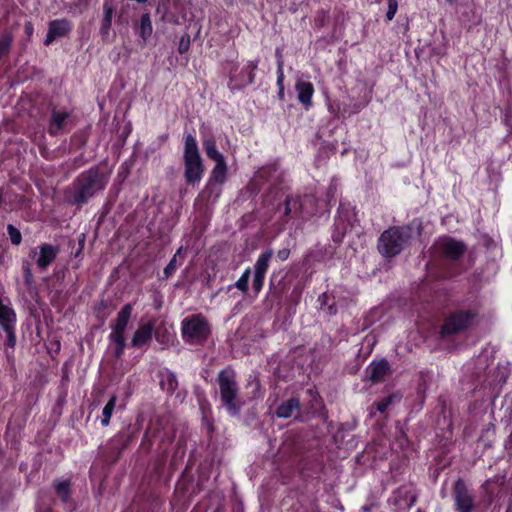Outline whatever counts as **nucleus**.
<instances>
[{"instance_id":"aec40b11","label":"nucleus","mask_w":512,"mask_h":512,"mask_svg":"<svg viewBox=\"0 0 512 512\" xmlns=\"http://www.w3.org/2000/svg\"><path fill=\"white\" fill-rule=\"evenodd\" d=\"M298 100L306 107L311 106L314 88L312 83L301 81L296 84Z\"/></svg>"},{"instance_id":"f704fd0d","label":"nucleus","mask_w":512,"mask_h":512,"mask_svg":"<svg viewBox=\"0 0 512 512\" xmlns=\"http://www.w3.org/2000/svg\"><path fill=\"white\" fill-rule=\"evenodd\" d=\"M7 334V342L6 345L10 348H14L16 345V335H15V326H10L3 329Z\"/></svg>"},{"instance_id":"4be33fe9","label":"nucleus","mask_w":512,"mask_h":512,"mask_svg":"<svg viewBox=\"0 0 512 512\" xmlns=\"http://www.w3.org/2000/svg\"><path fill=\"white\" fill-rule=\"evenodd\" d=\"M53 487L60 499L63 502H68L71 497V482L69 480H55Z\"/></svg>"},{"instance_id":"4468645a","label":"nucleus","mask_w":512,"mask_h":512,"mask_svg":"<svg viewBox=\"0 0 512 512\" xmlns=\"http://www.w3.org/2000/svg\"><path fill=\"white\" fill-rule=\"evenodd\" d=\"M391 374L392 368L386 358L371 362L366 369V379L372 383H380Z\"/></svg>"},{"instance_id":"5fc2aeb1","label":"nucleus","mask_w":512,"mask_h":512,"mask_svg":"<svg viewBox=\"0 0 512 512\" xmlns=\"http://www.w3.org/2000/svg\"><path fill=\"white\" fill-rule=\"evenodd\" d=\"M333 241H340L339 236H336V238H333Z\"/></svg>"},{"instance_id":"f257e3e1","label":"nucleus","mask_w":512,"mask_h":512,"mask_svg":"<svg viewBox=\"0 0 512 512\" xmlns=\"http://www.w3.org/2000/svg\"><path fill=\"white\" fill-rule=\"evenodd\" d=\"M109 178L108 172L93 166L80 173L64 190V199L69 205L81 208L106 188Z\"/></svg>"},{"instance_id":"7c9ffc66","label":"nucleus","mask_w":512,"mask_h":512,"mask_svg":"<svg viewBox=\"0 0 512 512\" xmlns=\"http://www.w3.org/2000/svg\"><path fill=\"white\" fill-rule=\"evenodd\" d=\"M191 44V37L188 33H185L180 38L179 44H178V52L179 54H185L189 51Z\"/></svg>"},{"instance_id":"13d9d810","label":"nucleus","mask_w":512,"mask_h":512,"mask_svg":"<svg viewBox=\"0 0 512 512\" xmlns=\"http://www.w3.org/2000/svg\"><path fill=\"white\" fill-rule=\"evenodd\" d=\"M446 1H447V2H449V3H452V2H454L455 0H446Z\"/></svg>"},{"instance_id":"473e14b6","label":"nucleus","mask_w":512,"mask_h":512,"mask_svg":"<svg viewBox=\"0 0 512 512\" xmlns=\"http://www.w3.org/2000/svg\"><path fill=\"white\" fill-rule=\"evenodd\" d=\"M23 272H24V283L25 285L30 288L34 282L32 270H31V264L29 262H23Z\"/></svg>"},{"instance_id":"6ab92c4d","label":"nucleus","mask_w":512,"mask_h":512,"mask_svg":"<svg viewBox=\"0 0 512 512\" xmlns=\"http://www.w3.org/2000/svg\"><path fill=\"white\" fill-rule=\"evenodd\" d=\"M70 117V113L68 112H60L55 109L52 110L51 120L49 124V133L50 135H57L60 131H62L66 120Z\"/></svg>"},{"instance_id":"864d4df0","label":"nucleus","mask_w":512,"mask_h":512,"mask_svg":"<svg viewBox=\"0 0 512 512\" xmlns=\"http://www.w3.org/2000/svg\"><path fill=\"white\" fill-rule=\"evenodd\" d=\"M333 241H340L339 236H336V238H333Z\"/></svg>"},{"instance_id":"8fccbe9b","label":"nucleus","mask_w":512,"mask_h":512,"mask_svg":"<svg viewBox=\"0 0 512 512\" xmlns=\"http://www.w3.org/2000/svg\"><path fill=\"white\" fill-rule=\"evenodd\" d=\"M253 381L255 382L256 387H257V388H259V387H260V382H259V380H258V379H256V378H254V379H253Z\"/></svg>"},{"instance_id":"bb28decb","label":"nucleus","mask_w":512,"mask_h":512,"mask_svg":"<svg viewBox=\"0 0 512 512\" xmlns=\"http://www.w3.org/2000/svg\"><path fill=\"white\" fill-rule=\"evenodd\" d=\"M285 209H284V215L285 221H287V218L293 211H297L301 207V203L298 198H292L291 196H287L285 199Z\"/></svg>"},{"instance_id":"f3484780","label":"nucleus","mask_w":512,"mask_h":512,"mask_svg":"<svg viewBox=\"0 0 512 512\" xmlns=\"http://www.w3.org/2000/svg\"><path fill=\"white\" fill-rule=\"evenodd\" d=\"M300 412V401L296 397H292L282 402L276 409L275 414L278 418L287 419L296 414L298 417Z\"/></svg>"},{"instance_id":"4c0bfd02","label":"nucleus","mask_w":512,"mask_h":512,"mask_svg":"<svg viewBox=\"0 0 512 512\" xmlns=\"http://www.w3.org/2000/svg\"><path fill=\"white\" fill-rule=\"evenodd\" d=\"M397 8H398V2L397 0H388V10H387V13H386V18L388 21H391L396 12H397Z\"/></svg>"},{"instance_id":"c85d7f7f","label":"nucleus","mask_w":512,"mask_h":512,"mask_svg":"<svg viewBox=\"0 0 512 512\" xmlns=\"http://www.w3.org/2000/svg\"><path fill=\"white\" fill-rule=\"evenodd\" d=\"M12 42L13 36L11 33H5L0 37V59L10 52Z\"/></svg>"},{"instance_id":"c756f323","label":"nucleus","mask_w":512,"mask_h":512,"mask_svg":"<svg viewBox=\"0 0 512 512\" xmlns=\"http://www.w3.org/2000/svg\"><path fill=\"white\" fill-rule=\"evenodd\" d=\"M7 233L9 235L10 241L13 245L18 246L21 244L22 241V235L18 228H16L12 224H8L7 226Z\"/></svg>"},{"instance_id":"dca6fc26","label":"nucleus","mask_w":512,"mask_h":512,"mask_svg":"<svg viewBox=\"0 0 512 512\" xmlns=\"http://www.w3.org/2000/svg\"><path fill=\"white\" fill-rule=\"evenodd\" d=\"M114 14V7L111 1L105 0L103 4V19L99 29L100 36L103 41L107 42L110 39V29L112 24V17Z\"/></svg>"},{"instance_id":"f8f14e48","label":"nucleus","mask_w":512,"mask_h":512,"mask_svg":"<svg viewBox=\"0 0 512 512\" xmlns=\"http://www.w3.org/2000/svg\"><path fill=\"white\" fill-rule=\"evenodd\" d=\"M72 30L71 21L63 18L52 20L48 24V32L44 40V45L49 46L56 39L67 37Z\"/></svg>"},{"instance_id":"4d7b16f0","label":"nucleus","mask_w":512,"mask_h":512,"mask_svg":"<svg viewBox=\"0 0 512 512\" xmlns=\"http://www.w3.org/2000/svg\"><path fill=\"white\" fill-rule=\"evenodd\" d=\"M328 254H329V256L331 257V256H332V254H333V252H332V251H329V252H328Z\"/></svg>"},{"instance_id":"2eb2a0df","label":"nucleus","mask_w":512,"mask_h":512,"mask_svg":"<svg viewBox=\"0 0 512 512\" xmlns=\"http://www.w3.org/2000/svg\"><path fill=\"white\" fill-rule=\"evenodd\" d=\"M154 330V324L152 322H148L146 324L141 325L134 333L131 346L133 348H142L150 345L152 341Z\"/></svg>"},{"instance_id":"ea45409f","label":"nucleus","mask_w":512,"mask_h":512,"mask_svg":"<svg viewBox=\"0 0 512 512\" xmlns=\"http://www.w3.org/2000/svg\"><path fill=\"white\" fill-rule=\"evenodd\" d=\"M152 442H153L152 437L150 436L149 431L148 430L145 431L142 442H141V447L143 449L149 451L152 446Z\"/></svg>"},{"instance_id":"bf43d9fd","label":"nucleus","mask_w":512,"mask_h":512,"mask_svg":"<svg viewBox=\"0 0 512 512\" xmlns=\"http://www.w3.org/2000/svg\"><path fill=\"white\" fill-rule=\"evenodd\" d=\"M417 512H422V511L418 510Z\"/></svg>"},{"instance_id":"412c9836","label":"nucleus","mask_w":512,"mask_h":512,"mask_svg":"<svg viewBox=\"0 0 512 512\" xmlns=\"http://www.w3.org/2000/svg\"><path fill=\"white\" fill-rule=\"evenodd\" d=\"M16 314L14 310L3 304L0 298V326L4 329L10 326H15Z\"/></svg>"},{"instance_id":"09e8293b","label":"nucleus","mask_w":512,"mask_h":512,"mask_svg":"<svg viewBox=\"0 0 512 512\" xmlns=\"http://www.w3.org/2000/svg\"><path fill=\"white\" fill-rule=\"evenodd\" d=\"M3 202H4V195H3L2 189H0V206L3 204Z\"/></svg>"},{"instance_id":"1a4fd4ad","label":"nucleus","mask_w":512,"mask_h":512,"mask_svg":"<svg viewBox=\"0 0 512 512\" xmlns=\"http://www.w3.org/2000/svg\"><path fill=\"white\" fill-rule=\"evenodd\" d=\"M227 179V165L224 160L217 161L211 171L209 180L202 191L203 195L207 194L208 198L214 195L217 198L221 192V186Z\"/></svg>"},{"instance_id":"de8ad7c7","label":"nucleus","mask_w":512,"mask_h":512,"mask_svg":"<svg viewBox=\"0 0 512 512\" xmlns=\"http://www.w3.org/2000/svg\"><path fill=\"white\" fill-rule=\"evenodd\" d=\"M328 310H329V313H330V314H335V313H336V309L334 308V306H333V305H330V306L328 307Z\"/></svg>"},{"instance_id":"5701e85b","label":"nucleus","mask_w":512,"mask_h":512,"mask_svg":"<svg viewBox=\"0 0 512 512\" xmlns=\"http://www.w3.org/2000/svg\"><path fill=\"white\" fill-rule=\"evenodd\" d=\"M138 29L140 37L146 42L153 31L149 13L142 14Z\"/></svg>"},{"instance_id":"58836bf2","label":"nucleus","mask_w":512,"mask_h":512,"mask_svg":"<svg viewBox=\"0 0 512 512\" xmlns=\"http://www.w3.org/2000/svg\"><path fill=\"white\" fill-rule=\"evenodd\" d=\"M176 270V255L172 257V259L169 261V263L164 268V277L163 279H168L172 273Z\"/></svg>"},{"instance_id":"6e6d98bb","label":"nucleus","mask_w":512,"mask_h":512,"mask_svg":"<svg viewBox=\"0 0 512 512\" xmlns=\"http://www.w3.org/2000/svg\"><path fill=\"white\" fill-rule=\"evenodd\" d=\"M200 33V27L197 28L196 36H198Z\"/></svg>"},{"instance_id":"603ef678","label":"nucleus","mask_w":512,"mask_h":512,"mask_svg":"<svg viewBox=\"0 0 512 512\" xmlns=\"http://www.w3.org/2000/svg\"><path fill=\"white\" fill-rule=\"evenodd\" d=\"M508 441L509 442H512V432L510 433L509 437H508Z\"/></svg>"},{"instance_id":"a19ab883","label":"nucleus","mask_w":512,"mask_h":512,"mask_svg":"<svg viewBox=\"0 0 512 512\" xmlns=\"http://www.w3.org/2000/svg\"><path fill=\"white\" fill-rule=\"evenodd\" d=\"M24 32H25V35L27 36V38L30 39L34 32V27H33L32 22L28 21L25 23Z\"/></svg>"},{"instance_id":"a878e982","label":"nucleus","mask_w":512,"mask_h":512,"mask_svg":"<svg viewBox=\"0 0 512 512\" xmlns=\"http://www.w3.org/2000/svg\"><path fill=\"white\" fill-rule=\"evenodd\" d=\"M250 275H251V269L247 268L243 272L241 277L233 285L228 286V290L230 291L233 287H235V288L239 289L242 293L247 294V292L249 290L248 283H249Z\"/></svg>"},{"instance_id":"2f4dec72","label":"nucleus","mask_w":512,"mask_h":512,"mask_svg":"<svg viewBox=\"0 0 512 512\" xmlns=\"http://www.w3.org/2000/svg\"><path fill=\"white\" fill-rule=\"evenodd\" d=\"M277 57H278V61H277V85L279 86V88L281 87H284L283 86V81H284V73H283V60H282V55L280 54V52L277 50V53H276Z\"/></svg>"},{"instance_id":"0eeeda50","label":"nucleus","mask_w":512,"mask_h":512,"mask_svg":"<svg viewBox=\"0 0 512 512\" xmlns=\"http://www.w3.org/2000/svg\"><path fill=\"white\" fill-rule=\"evenodd\" d=\"M132 310V304H125L118 312L114 323L111 324L112 332L109 335V340L115 344L114 356L117 359H120L124 353L126 346L124 332L131 318Z\"/></svg>"},{"instance_id":"b1692460","label":"nucleus","mask_w":512,"mask_h":512,"mask_svg":"<svg viewBox=\"0 0 512 512\" xmlns=\"http://www.w3.org/2000/svg\"><path fill=\"white\" fill-rule=\"evenodd\" d=\"M203 148L209 159L215 162L224 160V156L217 150L216 142L213 139H207L203 142Z\"/></svg>"},{"instance_id":"a18cd8bd","label":"nucleus","mask_w":512,"mask_h":512,"mask_svg":"<svg viewBox=\"0 0 512 512\" xmlns=\"http://www.w3.org/2000/svg\"><path fill=\"white\" fill-rule=\"evenodd\" d=\"M372 509V505H365L362 507V512H370Z\"/></svg>"},{"instance_id":"3c124183","label":"nucleus","mask_w":512,"mask_h":512,"mask_svg":"<svg viewBox=\"0 0 512 512\" xmlns=\"http://www.w3.org/2000/svg\"><path fill=\"white\" fill-rule=\"evenodd\" d=\"M155 336H156L157 341H161V338H160L158 332L155 333Z\"/></svg>"},{"instance_id":"37998d69","label":"nucleus","mask_w":512,"mask_h":512,"mask_svg":"<svg viewBox=\"0 0 512 512\" xmlns=\"http://www.w3.org/2000/svg\"><path fill=\"white\" fill-rule=\"evenodd\" d=\"M108 303L106 300H101L95 307V310L97 312V315L99 316L101 311L107 309Z\"/></svg>"},{"instance_id":"49530a36","label":"nucleus","mask_w":512,"mask_h":512,"mask_svg":"<svg viewBox=\"0 0 512 512\" xmlns=\"http://www.w3.org/2000/svg\"><path fill=\"white\" fill-rule=\"evenodd\" d=\"M278 95H279V97H280L281 99H283V97H284V87L279 88Z\"/></svg>"},{"instance_id":"9b49d317","label":"nucleus","mask_w":512,"mask_h":512,"mask_svg":"<svg viewBox=\"0 0 512 512\" xmlns=\"http://www.w3.org/2000/svg\"><path fill=\"white\" fill-rule=\"evenodd\" d=\"M272 255H273L272 250H267L258 257V259L255 263L254 277H253V282H252V288H253L255 295H257L262 290L265 274L268 270L269 261H270Z\"/></svg>"},{"instance_id":"6e6552de","label":"nucleus","mask_w":512,"mask_h":512,"mask_svg":"<svg viewBox=\"0 0 512 512\" xmlns=\"http://www.w3.org/2000/svg\"><path fill=\"white\" fill-rule=\"evenodd\" d=\"M432 249L445 260L456 262L466 253L467 246L462 241L455 240L451 237H443L435 242Z\"/></svg>"},{"instance_id":"c03bdc74","label":"nucleus","mask_w":512,"mask_h":512,"mask_svg":"<svg viewBox=\"0 0 512 512\" xmlns=\"http://www.w3.org/2000/svg\"><path fill=\"white\" fill-rule=\"evenodd\" d=\"M327 299H328L327 293H323L322 295H320L319 296L320 304L321 305H326L327 304Z\"/></svg>"},{"instance_id":"9d476101","label":"nucleus","mask_w":512,"mask_h":512,"mask_svg":"<svg viewBox=\"0 0 512 512\" xmlns=\"http://www.w3.org/2000/svg\"><path fill=\"white\" fill-rule=\"evenodd\" d=\"M455 507L458 512H472L475 508V498L468 489L465 481L459 478L453 488Z\"/></svg>"},{"instance_id":"39448f33","label":"nucleus","mask_w":512,"mask_h":512,"mask_svg":"<svg viewBox=\"0 0 512 512\" xmlns=\"http://www.w3.org/2000/svg\"><path fill=\"white\" fill-rule=\"evenodd\" d=\"M182 338L191 345H203L210 333L208 321L201 315H193L182 321Z\"/></svg>"},{"instance_id":"7ed1b4c3","label":"nucleus","mask_w":512,"mask_h":512,"mask_svg":"<svg viewBox=\"0 0 512 512\" xmlns=\"http://www.w3.org/2000/svg\"><path fill=\"white\" fill-rule=\"evenodd\" d=\"M184 179L187 185L198 184L205 171L197 141L192 134L185 135L183 151Z\"/></svg>"},{"instance_id":"79ce46f5","label":"nucleus","mask_w":512,"mask_h":512,"mask_svg":"<svg viewBox=\"0 0 512 512\" xmlns=\"http://www.w3.org/2000/svg\"><path fill=\"white\" fill-rule=\"evenodd\" d=\"M289 255H290V250H289V249H287V248L281 249V250H279V251L277 252V257H278L280 260H282V261H284V260L288 259Z\"/></svg>"},{"instance_id":"423d86ee","label":"nucleus","mask_w":512,"mask_h":512,"mask_svg":"<svg viewBox=\"0 0 512 512\" xmlns=\"http://www.w3.org/2000/svg\"><path fill=\"white\" fill-rule=\"evenodd\" d=\"M476 313L471 310H457L448 315L440 329L441 338H449L465 332L472 326Z\"/></svg>"},{"instance_id":"20e7f679","label":"nucleus","mask_w":512,"mask_h":512,"mask_svg":"<svg viewBox=\"0 0 512 512\" xmlns=\"http://www.w3.org/2000/svg\"><path fill=\"white\" fill-rule=\"evenodd\" d=\"M411 236L408 226L391 227L385 230L378 240V251L385 258H392L400 254Z\"/></svg>"},{"instance_id":"72a5a7b5","label":"nucleus","mask_w":512,"mask_h":512,"mask_svg":"<svg viewBox=\"0 0 512 512\" xmlns=\"http://www.w3.org/2000/svg\"><path fill=\"white\" fill-rule=\"evenodd\" d=\"M165 383L167 384V390L171 393L174 392L178 387L176 375L172 372H169L167 374L165 382H161L162 385H164Z\"/></svg>"},{"instance_id":"cd10ccee","label":"nucleus","mask_w":512,"mask_h":512,"mask_svg":"<svg viewBox=\"0 0 512 512\" xmlns=\"http://www.w3.org/2000/svg\"><path fill=\"white\" fill-rule=\"evenodd\" d=\"M326 254L327 249L316 247L315 249L307 253V255L305 256V262L310 263L323 261L325 259Z\"/></svg>"},{"instance_id":"393cba45","label":"nucleus","mask_w":512,"mask_h":512,"mask_svg":"<svg viewBox=\"0 0 512 512\" xmlns=\"http://www.w3.org/2000/svg\"><path fill=\"white\" fill-rule=\"evenodd\" d=\"M116 401H117V396L112 395L110 397L109 401L107 402V404L104 406V408L102 410V419H101L102 426L106 427L109 425L111 416L115 409Z\"/></svg>"},{"instance_id":"a211bd4d","label":"nucleus","mask_w":512,"mask_h":512,"mask_svg":"<svg viewBox=\"0 0 512 512\" xmlns=\"http://www.w3.org/2000/svg\"><path fill=\"white\" fill-rule=\"evenodd\" d=\"M58 248L51 244H43L40 246V255L37 259V265L40 269L45 270L55 259Z\"/></svg>"},{"instance_id":"f03ea898","label":"nucleus","mask_w":512,"mask_h":512,"mask_svg":"<svg viewBox=\"0 0 512 512\" xmlns=\"http://www.w3.org/2000/svg\"><path fill=\"white\" fill-rule=\"evenodd\" d=\"M216 383L221 406L231 417H238L245 401L240 396V388L234 368L228 365L222 369L216 377Z\"/></svg>"},{"instance_id":"ddd939ff","label":"nucleus","mask_w":512,"mask_h":512,"mask_svg":"<svg viewBox=\"0 0 512 512\" xmlns=\"http://www.w3.org/2000/svg\"><path fill=\"white\" fill-rule=\"evenodd\" d=\"M257 67L258 61H250L242 69L239 75H234L232 74V71H230V89L239 90L249 84H252L255 76L254 71Z\"/></svg>"},{"instance_id":"e433bc0d","label":"nucleus","mask_w":512,"mask_h":512,"mask_svg":"<svg viewBox=\"0 0 512 512\" xmlns=\"http://www.w3.org/2000/svg\"><path fill=\"white\" fill-rule=\"evenodd\" d=\"M492 483H496V484H499L500 486H503L505 484V476L504 475H497L495 477H493L492 479H488L486 480L483 485H482V488L486 491H488L489 489V486L492 484Z\"/></svg>"},{"instance_id":"c9c22d12","label":"nucleus","mask_w":512,"mask_h":512,"mask_svg":"<svg viewBox=\"0 0 512 512\" xmlns=\"http://www.w3.org/2000/svg\"><path fill=\"white\" fill-rule=\"evenodd\" d=\"M395 396L389 395L376 403V408L380 413H384L388 406L393 402Z\"/></svg>"}]
</instances>
